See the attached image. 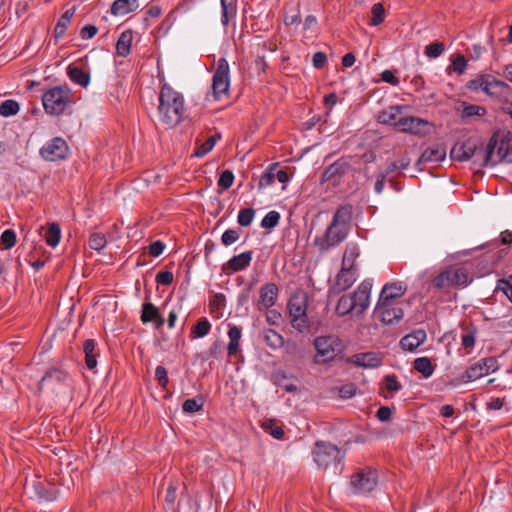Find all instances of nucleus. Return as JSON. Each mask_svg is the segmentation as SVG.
<instances>
[{"mask_svg":"<svg viewBox=\"0 0 512 512\" xmlns=\"http://www.w3.org/2000/svg\"><path fill=\"white\" fill-rule=\"evenodd\" d=\"M352 170V165L347 157H341L330 164L321 175V182H330L333 186H338L341 179Z\"/></svg>","mask_w":512,"mask_h":512,"instance_id":"2eb2a0df","label":"nucleus"},{"mask_svg":"<svg viewBox=\"0 0 512 512\" xmlns=\"http://www.w3.org/2000/svg\"><path fill=\"white\" fill-rule=\"evenodd\" d=\"M496 290L502 291L508 300L512 303V277L509 279H499L497 281Z\"/></svg>","mask_w":512,"mask_h":512,"instance_id":"13d9d810","label":"nucleus"},{"mask_svg":"<svg viewBox=\"0 0 512 512\" xmlns=\"http://www.w3.org/2000/svg\"><path fill=\"white\" fill-rule=\"evenodd\" d=\"M347 362L358 367L376 368L381 365L382 358L374 352L357 353L349 357Z\"/></svg>","mask_w":512,"mask_h":512,"instance_id":"b1692460","label":"nucleus"},{"mask_svg":"<svg viewBox=\"0 0 512 512\" xmlns=\"http://www.w3.org/2000/svg\"><path fill=\"white\" fill-rule=\"evenodd\" d=\"M204 399L202 396H196L195 398L186 399L182 404V410L185 413H196L203 410Z\"/></svg>","mask_w":512,"mask_h":512,"instance_id":"37998d69","label":"nucleus"},{"mask_svg":"<svg viewBox=\"0 0 512 512\" xmlns=\"http://www.w3.org/2000/svg\"><path fill=\"white\" fill-rule=\"evenodd\" d=\"M483 143L478 137H469L464 141L457 142L450 151V157L454 161L464 162L473 156H484Z\"/></svg>","mask_w":512,"mask_h":512,"instance_id":"1a4fd4ad","label":"nucleus"},{"mask_svg":"<svg viewBox=\"0 0 512 512\" xmlns=\"http://www.w3.org/2000/svg\"><path fill=\"white\" fill-rule=\"evenodd\" d=\"M356 281L353 269L341 267L340 271L335 277V282L331 286L329 292L333 294H339L349 289Z\"/></svg>","mask_w":512,"mask_h":512,"instance_id":"6ab92c4d","label":"nucleus"},{"mask_svg":"<svg viewBox=\"0 0 512 512\" xmlns=\"http://www.w3.org/2000/svg\"><path fill=\"white\" fill-rule=\"evenodd\" d=\"M176 21L175 10L170 11L158 27V35L165 36Z\"/></svg>","mask_w":512,"mask_h":512,"instance_id":"8fccbe9b","label":"nucleus"},{"mask_svg":"<svg viewBox=\"0 0 512 512\" xmlns=\"http://www.w3.org/2000/svg\"><path fill=\"white\" fill-rule=\"evenodd\" d=\"M359 256V248L356 244H349L346 246V249L342 258L341 267L351 268L353 269L356 258Z\"/></svg>","mask_w":512,"mask_h":512,"instance_id":"ea45409f","label":"nucleus"},{"mask_svg":"<svg viewBox=\"0 0 512 512\" xmlns=\"http://www.w3.org/2000/svg\"><path fill=\"white\" fill-rule=\"evenodd\" d=\"M476 329L472 328L468 330L461 337V344L465 349H472L476 342Z\"/></svg>","mask_w":512,"mask_h":512,"instance_id":"774afa93","label":"nucleus"},{"mask_svg":"<svg viewBox=\"0 0 512 512\" xmlns=\"http://www.w3.org/2000/svg\"><path fill=\"white\" fill-rule=\"evenodd\" d=\"M234 181V174L231 170H224L220 174V177L218 179V186L223 190H228L232 185Z\"/></svg>","mask_w":512,"mask_h":512,"instance_id":"4d7b16f0","label":"nucleus"},{"mask_svg":"<svg viewBox=\"0 0 512 512\" xmlns=\"http://www.w3.org/2000/svg\"><path fill=\"white\" fill-rule=\"evenodd\" d=\"M45 241L47 245L51 247H56L61 239V228L60 225L56 222L48 224V227L44 234Z\"/></svg>","mask_w":512,"mask_h":512,"instance_id":"4c0bfd02","label":"nucleus"},{"mask_svg":"<svg viewBox=\"0 0 512 512\" xmlns=\"http://www.w3.org/2000/svg\"><path fill=\"white\" fill-rule=\"evenodd\" d=\"M253 251H245L233 256L223 266L222 271L226 275L245 270L251 263Z\"/></svg>","mask_w":512,"mask_h":512,"instance_id":"f3484780","label":"nucleus"},{"mask_svg":"<svg viewBox=\"0 0 512 512\" xmlns=\"http://www.w3.org/2000/svg\"><path fill=\"white\" fill-rule=\"evenodd\" d=\"M451 286L466 287L472 282V277L467 268L459 267L455 270H450Z\"/></svg>","mask_w":512,"mask_h":512,"instance_id":"7c9ffc66","label":"nucleus"},{"mask_svg":"<svg viewBox=\"0 0 512 512\" xmlns=\"http://www.w3.org/2000/svg\"><path fill=\"white\" fill-rule=\"evenodd\" d=\"M15 243L16 233L11 229L5 230L0 237V245L3 246L2 248L10 249L15 245Z\"/></svg>","mask_w":512,"mask_h":512,"instance_id":"6e6d98bb","label":"nucleus"},{"mask_svg":"<svg viewBox=\"0 0 512 512\" xmlns=\"http://www.w3.org/2000/svg\"><path fill=\"white\" fill-rule=\"evenodd\" d=\"M230 87L229 64L225 58H220L212 77V91L215 100L226 95Z\"/></svg>","mask_w":512,"mask_h":512,"instance_id":"4468645a","label":"nucleus"},{"mask_svg":"<svg viewBox=\"0 0 512 512\" xmlns=\"http://www.w3.org/2000/svg\"><path fill=\"white\" fill-rule=\"evenodd\" d=\"M132 40V30L123 31L116 42V54L120 57H127L131 52Z\"/></svg>","mask_w":512,"mask_h":512,"instance_id":"c756f323","label":"nucleus"},{"mask_svg":"<svg viewBox=\"0 0 512 512\" xmlns=\"http://www.w3.org/2000/svg\"><path fill=\"white\" fill-rule=\"evenodd\" d=\"M41 99L46 114L60 116L73 103L72 90L67 84L51 87L42 94Z\"/></svg>","mask_w":512,"mask_h":512,"instance_id":"20e7f679","label":"nucleus"},{"mask_svg":"<svg viewBox=\"0 0 512 512\" xmlns=\"http://www.w3.org/2000/svg\"><path fill=\"white\" fill-rule=\"evenodd\" d=\"M407 291V285L404 282L397 281L386 283L380 293L378 301L385 302H398V299L401 298Z\"/></svg>","mask_w":512,"mask_h":512,"instance_id":"aec40b11","label":"nucleus"},{"mask_svg":"<svg viewBox=\"0 0 512 512\" xmlns=\"http://www.w3.org/2000/svg\"><path fill=\"white\" fill-rule=\"evenodd\" d=\"M446 157V148L442 144H436L429 146L424 150V152L419 157L416 162V166H419L422 163L428 162H441Z\"/></svg>","mask_w":512,"mask_h":512,"instance_id":"393cba45","label":"nucleus"},{"mask_svg":"<svg viewBox=\"0 0 512 512\" xmlns=\"http://www.w3.org/2000/svg\"><path fill=\"white\" fill-rule=\"evenodd\" d=\"M427 339V333L424 329H415L402 337L400 346L403 350L413 352Z\"/></svg>","mask_w":512,"mask_h":512,"instance_id":"5701e85b","label":"nucleus"},{"mask_svg":"<svg viewBox=\"0 0 512 512\" xmlns=\"http://www.w3.org/2000/svg\"><path fill=\"white\" fill-rule=\"evenodd\" d=\"M138 6V0H115L110 7V13L113 16H124L137 10Z\"/></svg>","mask_w":512,"mask_h":512,"instance_id":"c85d7f7f","label":"nucleus"},{"mask_svg":"<svg viewBox=\"0 0 512 512\" xmlns=\"http://www.w3.org/2000/svg\"><path fill=\"white\" fill-rule=\"evenodd\" d=\"M436 365L432 363L429 357H419L413 362V369L422 374L424 378H429L433 375Z\"/></svg>","mask_w":512,"mask_h":512,"instance_id":"f704fd0d","label":"nucleus"},{"mask_svg":"<svg viewBox=\"0 0 512 512\" xmlns=\"http://www.w3.org/2000/svg\"><path fill=\"white\" fill-rule=\"evenodd\" d=\"M451 67L454 72L461 75L467 68V60L464 55L459 54L456 58L451 60Z\"/></svg>","mask_w":512,"mask_h":512,"instance_id":"69168bd1","label":"nucleus"},{"mask_svg":"<svg viewBox=\"0 0 512 512\" xmlns=\"http://www.w3.org/2000/svg\"><path fill=\"white\" fill-rule=\"evenodd\" d=\"M372 289L371 280H364L357 288V290L351 294L352 298L355 299V305L357 307L356 314L360 315L369 306L370 293Z\"/></svg>","mask_w":512,"mask_h":512,"instance_id":"a211bd4d","label":"nucleus"},{"mask_svg":"<svg viewBox=\"0 0 512 512\" xmlns=\"http://www.w3.org/2000/svg\"><path fill=\"white\" fill-rule=\"evenodd\" d=\"M140 320L143 324L153 323L156 329H160L165 323L159 308L151 302L142 304Z\"/></svg>","mask_w":512,"mask_h":512,"instance_id":"412c9836","label":"nucleus"},{"mask_svg":"<svg viewBox=\"0 0 512 512\" xmlns=\"http://www.w3.org/2000/svg\"><path fill=\"white\" fill-rule=\"evenodd\" d=\"M353 217V206L351 204H344L337 208L335 211L331 223L338 224L340 227L346 228L348 231L351 230V221Z\"/></svg>","mask_w":512,"mask_h":512,"instance_id":"a878e982","label":"nucleus"},{"mask_svg":"<svg viewBox=\"0 0 512 512\" xmlns=\"http://www.w3.org/2000/svg\"><path fill=\"white\" fill-rule=\"evenodd\" d=\"M67 152L68 145L66 141L60 137L53 138L40 149L41 156L47 161L64 159Z\"/></svg>","mask_w":512,"mask_h":512,"instance_id":"dca6fc26","label":"nucleus"},{"mask_svg":"<svg viewBox=\"0 0 512 512\" xmlns=\"http://www.w3.org/2000/svg\"><path fill=\"white\" fill-rule=\"evenodd\" d=\"M312 456L319 469L329 471L335 475L343 470L345 452L331 442L316 441L312 449Z\"/></svg>","mask_w":512,"mask_h":512,"instance_id":"f03ea898","label":"nucleus"},{"mask_svg":"<svg viewBox=\"0 0 512 512\" xmlns=\"http://www.w3.org/2000/svg\"><path fill=\"white\" fill-rule=\"evenodd\" d=\"M445 50V45L442 42L435 41L425 47V55L429 58L439 57Z\"/></svg>","mask_w":512,"mask_h":512,"instance_id":"864d4df0","label":"nucleus"},{"mask_svg":"<svg viewBox=\"0 0 512 512\" xmlns=\"http://www.w3.org/2000/svg\"><path fill=\"white\" fill-rule=\"evenodd\" d=\"M466 88L471 91H483L491 98L499 102L510 98L512 88L504 81L497 79L491 74H480L475 79L467 82Z\"/></svg>","mask_w":512,"mask_h":512,"instance_id":"39448f33","label":"nucleus"},{"mask_svg":"<svg viewBox=\"0 0 512 512\" xmlns=\"http://www.w3.org/2000/svg\"><path fill=\"white\" fill-rule=\"evenodd\" d=\"M356 309L355 299L352 298L351 294H345L338 300L335 310L339 316H345Z\"/></svg>","mask_w":512,"mask_h":512,"instance_id":"e433bc0d","label":"nucleus"},{"mask_svg":"<svg viewBox=\"0 0 512 512\" xmlns=\"http://www.w3.org/2000/svg\"><path fill=\"white\" fill-rule=\"evenodd\" d=\"M485 375V372L483 371L481 364L478 362L472 364L469 366L464 373L457 379H454L450 382L452 386H457L461 383H468L471 381H475Z\"/></svg>","mask_w":512,"mask_h":512,"instance_id":"bb28decb","label":"nucleus"},{"mask_svg":"<svg viewBox=\"0 0 512 512\" xmlns=\"http://www.w3.org/2000/svg\"><path fill=\"white\" fill-rule=\"evenodd\" d=\"M239 231L237 229H228L221 236V242L224 246H230L239 239Z\"/></svg>","mask_w":512,"mask_h":512,"instance_id":"338daca9","label":"nucleus"},{"mask_svg":"<svg viewBox=\"0 0 512 512\" xmlns=\"http://www.w3.org/2000/svg\"><path fill=\"white\" fill-rule=\"evenodd\" d=\"M357 386L354 383H347L338 388L339 397L342 399H350L357 393Z\"/></svg>","mask_w":512,"mask_h":512,"instance_id":"e2e57ef3","label":"nucleus"},{"mask_svg":"<svg viewBox=\"0 0 512 512\" xmlns=\"http://www.w3.org/2000/svg\"><path fill=\"white\" fill-rule=\"evenodd\" d=\"M211 329V324L207 318H201L192 329V333L196 338H202L206 336Z\"/></svg>","mask_w":512,"mask_h":512,"instance_id":"3c124183","label":"nucleus"},{"mask_svg":"<svg viewBox=\"0 0 512 512\" xmlns=\"http://www.w3.org/2000/svg\"><path fill=\"white\" fill-rule=\"evenodd\" d=\"M67 75L72 82L82 87H87L90 82L89 72L75 65H69L67 67Z\"/></svg>","mask_w":512,"mask_h":512,"instance_id":"2f4dec72","label":"nucleus"},{"mask_svg":"<svg viewBox=\"0 0 512 512\" xmlns=\"http://www.w3.org/2000/svg\"><path fill=\"white\" fill-rule=\"evenodd\" d=\"M434 124L426 119L416 116H406L398 119L395 130L418 137L431 134Z\"/></svg>","mask_w":512,"mask_h":512,"instance_id":"9d476101","label":"nucleus"},{"mask_svg":"<svg viewBox=\"0 0 512 512\" xmlns=\"http://www.w3.org/2000/svg\"><path fill=\"white\" fill-rule=\"evenodd\" d=\"M314 346L317 351L316 363H327L334 360L344 348L342 341L333 335L316 337Z\"/></svg>","mask_w":512,"mask_h":512,"instance_id":"0eeeda50","label":"nucleus"},{"mask_svg":"<svg viewBox=\"0 0 512 512\" xmlns=\"http://www.w3.org/2000/svg\"><path fill=\"white\" fill-rule=\"evenodd\" d=\"M377 483L378 472L371 467L357 470L350 478V485L355 494L369 493L375 489Z\"/></svg>","mask_w":512,"mask_h":512,"instance_id":"9b49d317","label":"nucleus"},{"mask_svg":"<svg viewBox=\"0 0 512 512\" xmlns=\"http://www.w3.org/2000/svg\"><path fill=\"white\" fill-rule=\"evenodd\" d=\"M433 286L437 289H443L451 286L450 270H445L439 273L433 280Z\"/></svg>","mask_w":512,"mask_h":512,"instance_id":"5fc2aeb1","label":"nucleus"},{"mask_svg":"<svg viewBox=\"0 0 512 512\" xmlns=\"http://www.w3.org/2000/svg\"><path fill=\"white\" fill-rule=\"evenodd\" d=\"M34 487L38 497L46 501H54L59 495V490L51 484L46 486L43 483L38 482Z\"/></svg>","mask_w":512,"mask_h":512,"instance_id":"c9c22d12","label":"nucleus"},{"mask_svg":"<svg viewBox=\"0 0 512 512\" xmlns=\"http://www.w3.org/2000/svg\"><path fill=\"white\" fill-rule=\"evenodd\" d=\"M308 296L306 293H295L287 303L290 323L293 328L303 333L309 331L310 325L307 316Z\"/></svg>","mask_w":512,"mask_h":512,"instance_id":"423d86ee","label":"nucleus"},{"mask_svg":"<svg viewBox=\"0 0 512 512\" xmlns=\"http://www.w3.org/2000/svg\"><path fill=\"white\" fill-rule=\"evenodd\" d=\"M106 244V237L102 233H93L89 237V246L95 251H101L103 248H105Z\"/></svg>","mask_w":512,"mask_h":512,"instance_id":"603ef678","label":"nucleus"},{"mask_svg":"<svg viewBox=\"0 0 512 512\" xmlns=\"http://www.w3.org/2000/svg\"><path fill=\"white\" fill-rule=\"evenodd\" d=\"M371 13H372V18L369 22L370 25L378 26L384 22L385 8L382 3H380V2L375 3L372 6Z\"/></svg>","mask_w":512,"mask_h":512,"instance_id":"a18cd8bd","label":"nucleus"},{"mask_svg":"<svg viewBox=\"0 0 512 512\" xmlns=\"http://www.w3.org/2000/svg\"><path fill=\"white\" fill-rule=\"evenodd\" d=\"M263 430L270 434L273 438L280 440L284 437V430L280 426H276L274 421L269 419L265 420L262 424Z\"/></svg>","mask_w":512,"mask_h":512,"instance_id":"49530a36","label":"nucleus"},{"mask_svg":"<svg viewBox=\"0 0 512 512\" xmlns=\"http://www.w3.org/2000/svg\"><path fill=\"white\" fill-rule=\"evenodd\" d=\"M349 232L338 224L330 223L323 235L315 237L313 246L318 249L320 254L327 253L330 249L342 243L347 238Z\"/></svg>","mask_w":512,"mask_h":512,"instance_id":"6e6552de","label":"nucleus"},{"mask_svg":"<svg viewBox=\"0 0 512 512\" xmlns=\"http://www.w3.org/2000/svg\"><path fill=\"white\" fill-rule=\"evenodd\" d=\"M463 109L461 112L462 119L465 118H471L473 116H485L487 113V110L484 106L476 105V104H470L463 102L462 103Z\"/></svg>","mask_w":512,"mask_h":512,"instance_id":"a19ab883","label":"nucleus"},{"mask_svg":"<svg viewBox=\"0 0 512 512\" xmlns=\"http://www.w3.org/2000/svg\"><path fill=\"white\" fill-rule=\"evenodd\" d=\"M20 110L19 103L14 99H7L0 104V115L10 117L16 115Z\"/></svg>","mask_w":512,"mask_h":512,"instance_id":"c03bdc74","label":"nucleus"},{"mask_svg":"<svg viewBox=\"0 0 512 512\" xmlns=\"http://www.w3.org/2000/svg\"><path fill=\"white\" fill-rule=\"evenodd\" d=\"M158 116L168 128L177 126L184 117V97L167 83L160 89Z\"/></svg>","mask_w":512,"mask_h":512,"instance_id":"f257e3e1","label":"nucleus"},{"mask_svg":"<svg viewBox=\"0 0 512 512\" xmlns=\"http://www.w3.org/2000/svg\"><path fill=\"white\" fill-rule=\"evenodd\" d=\"M403 106L401 105H392L387 109L380 111L377 115V122L384 125L392 126L395 129V125L397 124V117L402 112Z\"/></svg>","mask_w":512,"mask_h":512,"instance_id":"cd10ccee","label":"nucleus"},{"mask_svg":"<svg viewBox=\"0 0 512 512\" xmlns=\"http://www.w3.org/2000/svg\"><path fill=\"white\" fill-rule=\"evenodd\" d=\"M511 140L510 132L506 134H501L500 132L493 133L485 146L481 166H495L502 161L512 162Z\"/></svg>","mask_w":512,"mask_h":512,"instance_id":"7ed1b4c3","label":"nucleus"},{"mask_svg":"<svg viewBox=\"0 0 512 512\" xmlns=\"http://www.w3.org/2000/svg\"><path fill=\"white\" fill-rule=\"evenodd\" d=\"M221 4V23L227 26L231 19L237 14V0H220Z\"/></svg>","mask_w":512,"mask_h":512,"instance_id":"72a5a7b5","label":"nucleus"},{"mask_svg":"<svg viewBox=\"0 0 512 512\" xmlns=\"http://www.w3.org/2000/svg\"><path fill=\"white\" fill-rule=\"evenodd\" d=\"M278 286L275 283H267L260 288L258 309H268L272 307L278 297Z\"/></svg>","mask_w":512,"mask_h":512,"instance_id":"4be33fe9","label":"nucleus"},{"mask_svg":"<svg viewBox=\"0 0 512 512\" xmlns=\"http://www.w3.org/2000/svg\"><path fill=\"white\" fill-rule=\"evenodd\" d=\"M373 317L385 325H394L403 319L404 311L399 302L378 301Z\"/></svg>","mask_w":512,"mask_h":512,"instance_id":"f8f14e48","label":"nucleus"},{"mask_svg":"<svg viewBox=\"0 0 512 512\" xmlns=\"http://www.w3.org/2000/svg\"><path fill=\"white\" fill-rule=\"evenodd\" d=\"M263 339L266 345L272 349H278L284 345L283 336L274 329L264 330Z\"/></svg>","mask_w":512,"mask_h":512,"instance_id":"58836bf2","label":"nucleus"},{"mask_svg":"<svg viewBox=\"0 0 512 512\" xmlns=\"http://www.w3.org/2000/svg\"><path fill=\"white\" fill-rule=\"evenodd\" d=\"M479 363L481 364V367L485 372V375L490 372H495L499 368L498 361L495 357L482 358L479 360Z\"/></svg>","mask_w":512,"mask_h":512,"instance_id":"0e129e2a","label":"nucleus"},{"mask_svg":"<svg viewBox=\"0 0 512 512\" xmlns=\"http://www.w3.org/2000/svg\"><path fill=\"white\" fill-rule=\"evenodd\" d=\"M155 379L157 380L158 385L162 389H167L169 383L168 372L164 366H157L155 369Z\"/></svg>","mask_w":512,"mask_h":512,"instance_id":"bf43d9fd","label":"nucleus"},{"mask_svg":"<svg viewBox=\"0 0 512 512\" xmlns=\"http://www.w3.org/2000/svg\"><path fill=\"white\" fill-rule=\"evenodd\" d=\"M278 166L279 163H273L262 173L258 183V188L260 190L269 187L274 183L275 171L278 168Z\"/></svg>","mask_w":512,"mask_h":512,"instance_id":"79ce46f5","label":"nucleus"},{"mask_svg":"<svg viewBox=\"0 0 512 512\" xmlns=\"http://www.w3.org/2000/svg\"><path fill=\"white\" fill-rule=\"evenodd\" d=\"M255 217V210L252 207L243 208L238 213L237 222L241 227L249 226Z\"/></svg>","mask_w":512,"mask_h":512,"instance_id":"de8ad7c7","label":"nucleus"},{"mask_svg":"<svg viewBox=\"0 0 512 512\" xmlns=\"http://www.w3.org/2000/svg\"><path fill=\"white\" fill-rule=\"evenodd\" d=\"M223 353V344L220 341H215L210 346L207 354L205 357L202 358L203 361L209 360V359H219Z\"/></svg>","mask_w":512,"mask_h":512,"instance_id":"680f3d73","label":"nucleus"},{"mask_svg":"<svg viewBox=\"0 0 512 512\" xmlns=\"http://www.w3.org/2000/svg\"><path fill=\"white\" fill-rule=\"evenodd\" d=\"M68 380V371L60 367H50L38 382L37 390L41 392L43 389H47L52 393H58L61 387L67 385Z\"/></svg>","mask_w":512,"mask_h":512,"instance_id":"ddd939ff","label":"nucleus"},{"mask_svg":"<svg viewBox=\"0 0 512 512\" xmlns=\"http://www.w3.org/2000/svg\"><path fill=\"white\" fill-rule=\"evenodd\" d=\"M83 352L85 354V364L89 370L97 366L96 342L94 339H87L83 343Z\"/></svg>","mask_w":512,"mask_h":512,"instance_id":"473e14b6","label":"nucleus"},{"mask_svg":"<svg viewBox=\"0 0 512 512\" xmlns=\"http://www.w3.org/2000/svg\"><path fill=\"white\" fill-rule=\"evenodd\" d=\"M280 221V213L277 211L268 212L261 221V227L267 230L275 228Z\"/></svg>","mask_w":512,"mask_h":512,"instance_id":"09e8293b","label":"nucleus"},{"mask_svg":"<svg viewBox=\"0 0 512 512\" xmlns=\"http://www.w3.org/2000/svg\"><path fill=\"white\" fill-rule=\"evenodd\" d=\"M385 388L392 393L398 392L402 389L401 383L395 374H389L384 377Z\"/></svg>","mask_w":512,"mask_h":512,"instance_id":"052dcab7","label":"nucleus"}]
</instances>
